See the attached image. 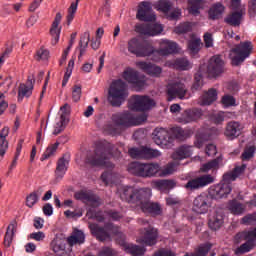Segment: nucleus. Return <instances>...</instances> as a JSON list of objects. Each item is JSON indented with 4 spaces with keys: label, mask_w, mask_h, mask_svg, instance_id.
Listing matches in <instances>:
<instances>
[{
    "label": "nucleus",
    "mask_w": 256,
    "mask_h": 256,
    "mask_svg": "<svg viewBox=\"0 0 256 256\" xmlns=\"http://www.w3.org/2000/svg\"><path fill=\"white\" fill-rule=\"evenodd\" d=\"M79 1L76 0L75 2H72L70 7L68 8V14H67V24L71 25V22L73 19H75V14L77 13V7H79Z\"/></svg>",
    "instance_id": "nucleus-46"
},
{
    "label": "nucleus",
    "mask_w": 256,
    "mask_h": 256,
    "mask_svg": "<svg viewBox=\"0 0 256 256\" xmlns=\"http://www.w3.org/2000/svg\"><path fill=\"white\" fill-rule=\"evenodd\" d=\"M146 57H150L151 61H154L155 63H159L161 61L162 57H166L165 54L160 49H155L153 47V44L150 43V51L146 54Z\"/></svg>",
    "instance_id": "nucleus-39"
},
{
    "label": "nucleus",
    "mask_w": 256,
    "mask_h": 256,
    "mask_svg": "<svg viewBox=\"0 0 256 256\" xmlns=\"http://www.w3.org/2000/svg\"><path fill=\"white\" fill-rule=\"evenodd\" d=\"M75 37H77V33H72L69 46L67 47V49L64 50L62 57L60 59V65H65V61H67V55H69V51H71V47H73Z\"/></svg>",
    "instance_id": "nucleus-50"
},
{
    "label": "nucleus",
    "mask_w": 256,
    "mask_h": 256,
    "mask_svg": "<svg viewBox=\"0 0 256 256\" xmlns=\"http://www.w3.org/2000/svg\"><path fill=\"white\" fill-rule=\"evenodd\" d=\"M112 151L113 144L109 143L107 140L99 141L97 142L94 151L87 154L85 158V163L89 167H107L108 170L101 175L104 185L115 183V179L117 178V174L113 171L115 164L107 162Z\"/></svg>",
    "instance_id": "nucleus-1"
},
{
    "label": "nucleus",
    "mask_w": 256,
    "mask_h": 256,
    "mask_svg": "<svg viewBox=\"0 0 256 256\" xmlns=\"http://www.w3.org/2000/svg\"><path fill=\"white\" fill-rule=\"evenodd\" d=\"M223 71H225V62L221 56L215 55L211 57L207 66L209 77H219Z\"/></svg>",
    "instance_id": "nucleus-16"
},
{
    "label": "nucleus",
    "mask_w": 256,
    "mask_h": 256,
    "mask_svg": "<svg viewBox=\"0 0 256 256\" xmlns=\"http://www.w3.org/2000/svg\"><path fill=\"white\" fill-rule=\"evenodd\" d=\"M161 170V166L157 163H141L132 162L128 166V171L136 177H155Z\"/></svg>",
    "instance_id": "nucleus-5"
},
{
    "label": "nucleus",
    "mask_w": 256,
    "mask_h": 256,
    "mask_svg": "<svg viewBox=\"0 0 256 256\" xmlns=\"http://www.w3.org/2000/svg\"><path fill=\"white\" fill-rule=\"evenodd\" d=\"M68 245L73 247V245H83L85 243V233L81 230H74L72 235L67 238Z\"/></svg>",
    "instance_id": "nucleus-33"
},
{
    "label": "nucleus",
    "mask_w": 256,
    "mask_h": 256,
    "mask_svg": "<svg viewBox=\"0 0 256 256\" xmlns=\"http://www.w3.org/2000/svg\"><path fill=\"white\" fill-rule=\"evenodd\" d=\"M255 151V146L246 147L241 155L242 161H250V159H253V157H255Z\"/></svg>",
    "instance_id": "nucleus-49"
},
{
    "label": "nucleus",
    "mask_w": 256,
    "mask_h": 256,
    "mask_svg": "<svg viewBox=\"0 0 256 256\" xmlns=\"http://www.w3.org/2000/svg\"><path fill=\"white\" fill-rule=\"evenodd\" d=\"M123 78L125 81L130 83L136 91H141V89L145 87V80L139 77V73L137 71L126 70L123 73Z\"/></svg>",
    "instance_id": "nucleus-20"
},
{
    "label": "nucleus",
    "mask_w": 256,
    "mask_h": 256,
    "mask_svg": "<svg viewBox=\"0 0 256 256\" xmlns=\"http://www.w3.org/2000/svg\"><path fill=\"white\" fill-rule=\"evenodd\" d=\"M241 19H243V12L236 11L229 14L224 19V23H227V25H230L231 27H239V25H241Z\"/></svg>",
    "instance_id": "nucleus-35"
},
{
    "label": "nucleus",
    "mask_w": 256,
    "mask_h": 256,
    "mask_svg": "<svg viewBox=\"0 0 256 256\" xmlns=\"http://www.w3.org/2000/svg\"><path fill=\"white\" fill-rule=\"evenodd\" d=\"M137 29L141 35H148L150 37H155V35L163 32V26L155 23L142 24Z\"/></svg>",
    "instance_id": "nucleus-21"
},
{
    "label": "nucleus",
    "mask_w": 256,
    "mask_h": 256,
    "mask_svg": "<svg viewBox=\"0 0 256 256\" xmlns=\"http://www.w3.org/2000/svg\"><path fill=\"white\" fill-rule=\"evenodd\" d=\"M74 199L77 201H82V203H86V205H90V207H99L101 203L99 202V196L93 194L91 191H78L74 194Z\"/></svg>",
    "instance_id": "nucleus-18"
},
{
    "label": "nucleus",
    "mask_w": 256,
    "mask_h": 256,
    "mask_svg": "<svg viewBox=\"0 0 256 256\" xmlns=\"http://www.w3.org/2000/svg\"><path fill=\"white\" fill-rule=\"evenodd\" d=\"M207 139H209V136L201 133L197 134L194 142L195 147H197V149H201V147L205 145V141H207Z\"/></svg>",
    "instance_id": "nucleus-55"
},
{
    "label": "nucleus",
    "mask_w": 256,
    "mask_h": 256,
    "mask_svg": "<svg viewBox=\"0 0 256 256\" xmlns=\"http://www.w3.org/2000/svg\"><path fill=\"white\" fill-rule=\"evenodd\" d=\"M152 135L154 143L159 147H162V149L171 147V144L175 140L171 135V132L165 128H156Z\"/></svg>",
    "instance_id": "nucleus-10"
},
{
    "label": "nucleus",
    "mask_w": 256,
    "mask_h": 256,
    "mask_svg": "<svg viewBox=\"0 0 256 256\" xmlns=\"http://www.w3.org/2000/svg\"><path fill=\"white\" fill-rule=\"evenodd\" d=\"M15 227H17V221H13L7 227L6 234L4 236V245L5 247H11V243L13 241V235H15Z\"/></svg>",
    "instance_id": "nucleus-37"
},
{
    "label": "nucleus",
    "mask_w": 256,
    "mask_h": 256,
    "mask_svg": "<svg viewBox=\"0 0 256 256\" xmlns=\"http://www.w3.org/2000/svg\"><path fill=\"white\" fill-rule=\"evenodd\" d=\"M236 179V175L233 172H228L223 175L221 183H227L228 185H231V182L235 181Z\"/></svg>",
    "instance_id": "nucleus-63"
},
{
    "label": "nucleus",
    "mask_w": 256,
    "mask_h": 256,
    "mask_svg": "<svg viewBox=\"0 0 256 256\" xmlns=\"http://www.w3.org/2000/svg\"><path fill=\"white\" fill-rule=\"evenodd\" d=\"M255 222H256V212L252 214H247L242 218V223L244 225H251V223H255Z\"/></svg>",
    "instance_id": "nucleus-62"
},
{
    "label": "nucleus",
    "mask_w": 256,
    "mask_h": 256,
    "mask_svg": "<svg viewBox=\"0 0 256 256\" xmlns=\"http://www.w3.org/2000/svg\"><path fill=\"white\" fill-rule=\"evenodd\" d=\"M193 31V23L191 22H183L175 27L174 33L177 35H185V33H191Z\"/></svg>",
    "instance_id": "nucleus-42"
},
{
    "label": "nucleus",
    "mask_w": 256,
    "mask_h": 256,
    "mask_svg": "<svg viewBox=\"0 0 256 256\" xmlns=\"http://www.w3.org/2000/svg\"><path fill=\"white\" fill-rule=\"evenodd\" d=\"M171 67L177 69L178 71H189L192 69L193 65L186 57L176 58L170 63Z\"/></svg>",
    "instance_id": "nucleus-30"
},
{
    "label": "nucleus",
    "mask_w": 256,
    "mask_h": 256,
    "mask_svg": "<svg viewBox=\"0 0 256 256\" xmlns=\"http://www.w3.org/2000/svg\"><path fill=\"white\" fill-rule=\"evenodd\" d=\"M211 197L209 195L202 193L194 198L192 204V211L197 213V215H205L211 209Z\"/></svg>",
    "instance_id": "nucleus-11"
},
{
    "label": "nucleus",
    "mask_w": 256,
    "mask_h": 256,
    "mask_svg": "<svg viewBox=\"0 0 256 256\" xmlns=\"http://www.w3.org/2000/svg\"><path fill=\"white\" fill-rule=\"evenodd\" d=\"M171 133L176 139H179L180 141H183V139L187 137V133H185V130H183L181 127H173L171 129Z\"/></svg>",
    "instance_id": "nucleus-51"
},
{
    "label": "nucleus",
    "mask_w": 256,
    "mask_h": 256,
    "mask_svg": "<svg viewBox=\"0 0 256 256\" xmlns=\"http://www.w3.org/2000/svg\"><path fill=\"white\" fill-rule=\"evenodd\" d=\"M172 3L169 0H161L158 2V10L162 13H169L171 11Z\"/></svg>",
    "instance_id": "nucleus-52"
},
{
    "label": "nucleus",
    "mask_w": 256,
    "mask_h": 256,
    "mask_svg": "<svg viewBox=\"0 0 256 256\" xmlns=\"http://www.w3.org/2000/svg\"><path fill=\"white\" fill-rule=\"evenodd\" d=\"M90 231L98 241H107V239H111V235L109 231L113 229V224L108 223L105 224L104 227L99 226V224H90Z\"/></svg>",
    "instance_id": "nucleus-19"
},
{
    "label": "nucleus",
    "mask_w": 256,
    "mask_h": 256,
    "mask_svg": "<svg viewBox=\"0 0 256 256\" xmlns=\"http://www.w3.org/2000/svg\"><path fill=\"white\" fill-rule=\"evenodd\" d=\"M160 49L163 55L167 57V55H173V53H177L179 45L176 42L165 39L161 40Z\"/></svg>",
    "instance_id": "nucleus-28"
},
{
    "label": "nucleus",
    "mask_w": 256,
    "mask_h": 256,
    "mask_svg": "<svg viewBox=\"0 0 256 256\" xmlns=\"http://www.w3.org/2000/svg\"><path fill=\"white\" fill-rule=\"evenodd\" d=\"M188 49L194 55H197L201 51V39L195 38L188 41Z\"/></svg>",
    "instance_id": "nucleus-47"
},
{
    "label": "nucleus",
    "mask_w": 256,
    "mask_h": 256,
    "mask_svg": "<svg viewBox=\"0 0 256 256\" xmlns=\"http://www.w3.org/2000/svg\"><path fill=\"white\" fill-rule=\"evenodd\" d=\"M208 225L212 231H217V229H221V225H223V215L215 214L209 219Z\"/></svg>",
    "instance_id": "nucleus-41"
},
{
    "label": "nucleus",
    "mask_w": 256,
    "mask_h": 256,
    "mask_svg": "<svg viewBox=\"0 0 256 256\" xmlns=\"http://www.w3.org/2000/svg\"><path fill=\"white\" fill-rule=\"evenodd\" d=\"M120 199L126 203H140L143 213L151 217H159L163 213V207L159 202H153L151 199V189H135L131 186H125L120 194Z\"/></svg>",
    "instance_id": "nucleus-2"
},
{
    "label": "nucleus",
    "mask_w": 256,
    "mask_h": 256,
    "mask_svg": "<svg viewBox=\"0 0 256 256\" xmlns=\"http://www.w3.org/2000/svg\"><path fill=\"white\" fill-rule=\"evenodd\" d=\"M138 223L139 225H147V228H144V233L141 237L142 243H144V245H148L149 247L155 245L157 243V237L159 235L157 229L150 226L149 221L143 218L138 219Z\"/></svg>",
    "instance_id": "nucleus-12"
},
{
    "label": "nucleus",
    "mask_w": 256,
    "mask_h": 256,
    "mask_svg": "<svg viewBox=\"0 0 256 256\" xmlns=\"http://www.w3.org/2000/svg\"><path fill=\"white\" fill-rule=\"evenodd\" d=\"M89 41H91V34L89 32H84L79 41V47L85 48L89 47Z\"/></svg>",
    "instance_id": "nucleus-56"
},
{
    "label": "nucleus",
    "mask_w": 256,
    "mask_h": 256,
    "mask_svg": "<svg viewBox=\"0 0 256 256\" xmlns=\"http://www.w3.org/2000/svg\"><path fill=\"white\" fill-rule=\"evenodd\" d=\"M50 247L54 253H56L57 255H61L63 251H65L66 249L65 240L60 238H55L50 243Z\"/></svg>",
    "instance_id": "nucleus-38"
},
{
    "label": "nucleus",
    "mask_w": 256,
    "mask_h": 256,
    "mask_svg": "<svg viewBox=\"0 0 256 256\" xmlns=\"http://www.w3.org/2000/svg\"><path fill=\"white\" fill-rule=\"evenodd\" d=\"M232 191V184L220 182L209 189V195L211 199H227Z\"/></svg>",
    "instance_id": "nucleus-14"
},
{
    "label": "nucleus",
    "mask_w": 256,
    "mask_h": 256,
    "mask_svg": "<svg viewBox=\"0 0 256 256\" xmlns=\"http://www.w3.org/2000/svg\"><path fill=\"white\" fill-rule=\"evenodd\" d=\"M127 49L131 55L147 57V54L151 51V42L134 37L128 41Z\"/></svg>",
    "instance_id": "nucleus-7"
},
{
    "label": "nucleus",
    "mask_w": 256,
    "mask_h": 256,
    "mask_svg": "<svg viewBox=\"0 0 256 256\" xmlns=\"http://www.w3.org/2000/svg\"><path fill=\"white\" fill-rule=\"evenodd\" d=\"M256 242L255 240H246L245 243L240 245L236 249V255H244V253H249V251H253L255 249Z\"/></svg>",
    "instance_id": "nucleus-40"
},
{
    "label": "nucleus",
    "mask_w": 256,
    "mask_h": 256,
    "mask_svg": "<svg viewBox=\"0 0 256 256\" xmlns=\"http://www.w3.org/2000/svg\"><path fill=\"white\" fill-rule=\"evenodd\" d=\"M72 99L75 102L81 99V85H74L72 88Z\"/></svg>",
    "instance_id": "nucleus-61"
},
{
    "label": "nucleus",
    "mask_w": 256,
    "mask_h": 256,
    "mask_svg": "<svg viewBox=\"0 0 256 256\" xmlns=\"http://www.w3.org/2000/svg\"><path fill=\"white\" fill-rule=\"evenodd\" d=\"M177 169V165L175 163H169L164 167V169L161 172L162 177H167V175H173Z\"/></svg>",
    "instance_id": "nucleus-54"
},
{
    "label": "nucleus",
    "mask_w": 256,
    "mask_h": 256,
    "mask_svg": "<svg viewBox=\"0 0 256 256\" xmlns=\"http://www.w3.org/2000/svg\"><path fill=\"white\" fill-rule=\"evenodd\" d=\"M138 66L142 71L151 75V77H160L161 73H163V69L155 64L147 63V62H139Z\"/></svg>",
    "instance_id": "nucleus-25"
},
{
    "label": "nucleus",
    "mask_w": 256,
    "mask_h": 256,
    "mask_svg": "<svg viewBox=\"0 0 256 256\" xmlns=\"http://www.w3.org/2000/svg\"><path fill=\"white\" fill-rule=\"evenodd\" d=\"M156 185L160 189H173L175 187V181L173 180H158Z\"/></svg>",
    "instance_id": "nucleus-53"
},
{
    "label": "nucleus",
    "mask_w": 256,
    "mask_h": 256,
    "mask_svg": "<svg viewBox=\"0 0 256 256\" xmlns=\"http://www.w3.org/2000/svg\"><path fill=\"white\" fill-rule=\"evenodd\" d=\"M242 129L243 126L239 122L231 121L227 123L224 135L227 139L233 141V139H237L241 135Z\"/></svg>",
    "instance_id": "nucleus-22"
},
{
    "label": "nucleus",
    "mask_w": 256,
    "mask_h": 256,
    "mask_svg": "<svg viewBox=\"0 0 256 256\" xmlns=\"http://www.w3.org/2000/svg\"><path fill=\"white\" fill-rule=\"evenodd\" d=\"M98 256H117V252L113 248L106 246L99 251Z\"/></svg>",
    "instance_id": "nucleus-60"
},
{
    "label": "nucleus",
    "mask_w": 256,
    "mask_h": 256,
    "mask_svg": "<svg viewBox=\"0 0 256 256\" xmlns=\"http://www.w3.org/2000/svg\"><path fill=\"white\" fill-rule=\"evenodd\" d=\"M192 154H193V146L183 145V146H180L172 154V158L174 159V161H181L183 159H187L191 157Z\"/></svg>",
    "instance_id": "nucleus-27"
},
{
    "label": "nucleus",
    "mask_w": 256,
    "mask_h": 256,
    "mask_svg": "<svg viewBox=\"0 0 256 256\" xmlns=\"http://www.w3.org/2000/svg\"><path fill=\"white\" fill-rule=\"evenodd\" d=\"M253 51V44L249 41L241 42L240 44L236 45L234 48L231 49L230 55L231 63L234 67H239L241 63L245 61Z\"/></svg>",
    "instance_id": "nucleus-6"
},
{
    "label": "nucleus",
    "mask_w": 256,
    "mask_h": 256,
    "mask_svg": "<svg viewBox=\"0 0 256 256\" xmlns=\"http://www.w3.org/2000/svg\"><path fill=\"white\" fill-rule=\"evenodd\" d=\"M69 141V138L67 136H61L58 138V142L51 144L48 146L43 153L42 157L40 158V161H45V159H49V157H53L55 153H57V149H59L60 143H67Z\"/></svg>",
    "instance_id": "nucleus-24"
},
{
    "label": "nucleus",
    "mask_w": 256,
    "mask_h": 256,
    "mask_svg": "<svg viewBox=\"0 0 256 256\" xmlns=\"http://www.w3.org/2000/svg\"><path fill=\"white\" fill-rule=\"evenodd\" d=\"M215 181L213 176L207 174L202 175L200 177L190 179L185 185L184 188L186 191H197V189H201L203 187H207V185H211Z\"/></svg>",
    "instance_id": "nucleus-15"
},
{
    "label": "nucleus",
    "mask_w": 256,
    "mask_h": 256,
    "mask_svg": "<svg viewBox=\"0 0 256 256\" xmlns=\"http://www.w3.org/2000/svg\"><path fill=\"white\" fill-rule=\"evenodd\" d=\"M123 249L126 253H129V255H132V256L145 255V251H146L145 247H141L139 245L129 244V243H124Z\"/></svg>",
    "instance_id": "nucleus-34"
},
{
    "label": "nucleus",
    "mask_w": 256,
    "mask_h": 256,
    "mask_svg": "<svg viewBox=\"0 0 256 256\" xmlns=\"http://www.w3.org/2000/svg\"><path fill=\"white\" fill-rule=\"evenodd\" d=\"M68 167H69V158L65 156L59 158L57 162L56 170H55L56 179H61L62 177H65Z\"/></svg>",
    "instance_id": "nucleus-29"
},
{
    "label": "nucleus",
    "mask_w": 256,
    "mask_h": 256,
    "mask_svg": "<svg viewBox=\"0 0 256 256\" xmlns=\"http://www.w3.org/2000/svg\"><path fill=\"white\" fill-rule=\"evenodd\" d=\"M39 202V198L37 195H35V193H30L27 197H26V205L27 207H33L34 205H36Z\"/></svg>",
    "instance_id": "nucleus-58"
},
{
    "label": "nucleus",
    "mask_w": 256,
    "mask_h": 256,
    "mask_svg": "<svg viewBox=\"0 0 256 256\" xmlns=\"http://www.w3.org/2000/svg\"><path fill=\"white\" fill-rule=\"evenodd\" d=\"M205 152L208 157H213V155H217V146H215V144H208Z\"/></svg>",
    "instance_id": "nucleus-64"
},
{
    "label": "nucleus",
    "mask_w": 256,
    "mask_h": 256,
    "mask_svg": "<svg viewBox=\"0 0 256 256\" xmlns=\"http://www.w3.org/2000/svg\"><path fill=\"white\" fill-rule=\"evenodd\" d=\"M49 59V50L40 48L36 52V60L37 61H47Z\"/></svg>",
    "instance_id": "nucleus-57"
},
{
    "label": "nucleus",
    "mask_w": 256,
    "mask_h": 256,
    "mask_svg": "<svg viewBox=\"0 0 256 256\" xmlns=\"http://www.w3.org/2000/svg\"><path fill=\"white\" fill-rule=\"evenodd\" d=\"M221 102L224 107H233V105H235V98L229 94H226L222 97Z\"/></svg>",
    "instance_id": "nucleus-59"
},
{
    "label": "nucleus",
    "mask_w": 256,
    "mask_h": 256,
    "mask_svg": "<svg viewBox=\"0 0 256 256\" xmlns=\"http://www.w3.org/2000/svg\"><path fill=\"white\" fill-rule=\"evenodd\" d=\"M33 78L28 77L27 84H20L18 88V101H23L24 97L33 95Z\"/></svg>",
    "instance_id": "nucleus-26"
},
{
    "label": "nucleus",
    "mask_w": 256,
    "mask_h": 256,
    "mask_svg": "<svg viewBox=\"0 0 256 256\" xmlns=\"http://www.w3.org/2000/svg\"><path fill=\"white\" fill-rule=\"evenodd\" d=\"M203 5H205V0H191L189 13H191V15H199V11L203 9Z\"/></svg>",
    "instance_id": "nucleus-44"
},
{
    "label": "nucleus",
    "mask_w": 256,
    "mask_h": 256,
    "mask_svg": "<svg viewBox=\"0 0 256 256\" xmlns=\"http://www.w3.org/2000/svg\"><path fill=\"white\" fill-rule=\"evenodd\" d=\"M221 163V157L215 158L204 165H202L201 171L203 173H207V171H211V169H219V164Z\"/></svg>",
    "instance_id": "nucleus-45"
},
{
    "label": "nucleus",
    "mask_w": 256,
    "mask_h": 256,
    "mask_svg": "<svg viewBox=\"0 0 256 256\" xmlns=\"http://www.w3.org/2000/svg\"><path fill=\"white\" fill-rule=\"evenodd\" d=\"M229 210L233 215H243V212L245 211V206L241 204L237 200H232L229 203Z\"/></svg>",
    "instance_id": "nucleus-43"
},
{
    "label": "nucleus",
    "mask_w": 256,
    "mask_h": 256,
    "mask_svg": "<svg viewBox=\"0 0 256 256\" xmlns=\"http://www.w3.org/2000/svg\"><path fill=\"white\" fill-rule=\"evenodd\" d=\"M112 121L114 124L108 122L104 125V133H106L107 135H118L119 129H117V127H135V125H137V121H139V123L147 121V115L142 114L135 118V116H133L131 112L126 111L118 114H113Z\"/></svg>",
    "instance_id": "nucleus-3"
},
{
    "label": "nucleus",
    "mask_w": 256,
    "mask_h": 256,
    "mask_svg": "<svg viewBox=\"0 0 256 256\" xmlns=\"http://www.w3.org/2000/svg\"><path fill=\"white\" fill-rule=\"evenodd\" d=\"M127 99V84L118 79L112 82L108 91V101L112 107H121Z\"/></svg>",
    "instance_id": "nucleus-4"
},
{
    "label": "nucleus",
    "mask_w": 256,
    "mask_h": 256,
    "mask_svg": "<svg viewBox=\"0 0 256 256\" xmlns=\"http://www.w3.org/2000/svg\"><path fill=\"white\" fill-rule=\"evenodd\" d=\"M131 108L133 111H149L155 107V100L147 95H134L131 98Z\"/></svg>",
    "instance_id": "nucleus-8"
},
{
    "label": "nucleus",
    "mask_w": 256,
    "mask_h": 256,
    "mask_svg": "<svg viewBox=\"0 0 256 256\" xmlns=\"http://www.w3.org/2000/svg\"><path fill=\"white\" fill-rule=\"evenodd\" d=\"M67 124V118L65 115L60 116V121L56 123L53 131V135H59L62 131L65 130V125Z\"/></svg>",
    "instance_id": "nucleus-48"
},
{
    "label": "nucleus",
    "mask_w": 256,
    "mask_h": 256,
    "mask_svg": "<svg viewBox=\"0 0 256 256\" xmlns=\"http://www.w3.org/2000/svg\"><path fill=\"white\" fill-rule=\"evenodd\" d=\"M128 153L132 159H157L161 157V152L157 149H152L147 146H141L139 148H130Z\"/></svg>",
    "instance_id": "nucleus-9"
},
{
    "label": "nucleus",
    "mask_w": 256,
    "mask_h": 256,
    "mask_svg": "<svg viewBox=\"0 0 256 256\" xmlns=\"http://www.w3.org/2000/svg\"><path fill=\"white\" fill-rule=\"evenodd\" d=\"M202 115L203 111H201V109L193 108L184 111L183 120L185 123H192V121H197V119H201Z\"/></svg>",
    "instance_id": "nucleus-32"
},
{
    "label": "nucleus",
    "mask_w": 256,
    "mask_h": 256,
    "mask_svg": "<svg viewBox=\"0 0 256 256\" xmlns=\"http://www.w3.org/2000/svg\"><path fill=\"white\" fill-rule=\"evenodd\" d=\"M136 18L139 21H145L146 23H151L155 21V14H153V8L151 7V3L147 1H143L140 3Z\"/></svg>",
    "instance_id": "nucleus-17"
},
{
    "label": "nucleus",
    "mask_w": 256,
    "mask_h": 256,
    "mask_svg": "<svg viewBox=\"0 0 256 256\" xmlns=\"http://www.w3.org/2000/svg\"><path fill=\"white\" fill-rule=\"evenodd\" d=\"M225 11V6L221 3H216L212 5L208 11V17L212 21H217V19H221L223 17V12Z\"/></svg>",
    "instance_id": "nucleus-31"
},
{
    "label": "nucleus",
    "mask_w": 256,
    "mask_h": 256,
    "mask_svg": "<svg viewBox=\"0 0 256 256\" xmlns=\"http://www.w3.org/2000/svg\"><path fill=\"white\" fill-rule=\"evenodd\" d=\"M187 99V87L181 82H173L167 86V101L173 99Z\"/></svg>",
    "instance_id": "nucleus-13"
},
{
    "label": "nucleus",
    "mask_w": 256,
    "mask_h": 256,
    "mask_svg": "<svg viewBox=\"0 0 256 256\" xmlns=\"http://www.w3.org/2000/svg\"><path fill=\"white\" fill-rule=\"evenodd\" d=\"M201 105H211L217 101V90L214 88L209 89L207 92H204L200 97Z\"/></svg>",
    "instance_id": "nucleus-36"
},
{
    "label": "nucleus",
    "mask_w": 256,
    "mask_h": 256,
    "mask_svg": "<svg viewBox=\"0 0 256 256\" xmlns=\"http://www.w3.org/2000/svg\"><path fill=\"white\" fill-rule=\"evenodd\" d=\"M61 19H63V16L60 14V12H58L50 29L52 45H57V43H59V37L61 35V27H59V23H61Z\"/></svg>",
    "instance_id": "nucleus-23"
}]
</instances>
